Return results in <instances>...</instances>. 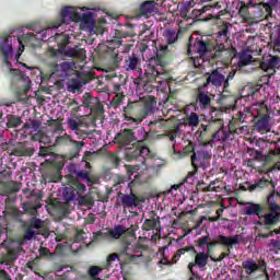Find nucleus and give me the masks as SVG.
<instances>
[{
  "mask_svg": "<svg viewBox=\"0 0 280 280\" xmlns=\"http://www.w3.org/2000/svg\"><path fill=\"white\" fill-rule=\"evenodd\" d=\"M36 235H38V232L34 231V229L28 228L25 234V240H32L34 238Z\"/></svg>",
  "mask_w": 280,
  "mask_h": 280,
  "instance_id": "44",
  "label": "nucleus"
},
{
  "mask_svg": "<svg viewBox=\"0 0 280 280\" xmlns=\"http://www.w3.org/2000/svg\"><path fill=\"white\" fill-rule=\"evenodd\" d=\"M69 89H71L72 91H75L78 89H80L79 83H73L72 85H69Z\"/></svg>",
  "mask_w": 280,
  "mask_h": 280,
  "instance_id": "60",
  "label": "nucleus"
},
{
  "mask_svg": "<svg viewBox=\"0 0 280 280\" xmlns=\"http://www.w3.org/2000/svg\"><path fill=\"white\" fill-rule=\"evenodd\" d=\"M213 40L208 36L197 37L194 44V49L199 56H207V54L213 51Z\"/></svg>",
  "mask_w": 280,
  "mask_h": 280,
  "instance_id": "10",
  "label": "nucleus"
},
{
  "mask_svg": "<svg viewBox=\"0 0 280 280\" xmlns=\"http://www.w3.org/2000/svg\"><path fill=\"white\" fill-rule=\"evenodd\" d=\"M222 68H217L211 71V73H207V84H211L212 86H224V74L221 73Z\"/></svg>",
  "mask_w": 280,
  "mask_h": 280,
  "instance_id": "13",
  "label": "nucleus"
},
{
  "mask_svg": "<svg viewBox=\"0 0 280 280\" xmlns=\"http://www.w3.org/2000/svg\"><path fill=\"white\" fill-rule=\"evenodd\" d=\"M93 9L80 8V7H63L59 12V19L49 25V27L42 30L37 35L34 33H26L20 35H9L0 37V51L2 58V69L5 73H9L12 80L18 81L20 91L18 94L21 100L23 95L30 91L32 81L30 77L23 74L19 69L14 68L19 65V58L23 51H25V45L31 47H38L42 40H49V43L56 40L57 48L50 47L49 51L51 56H67L68 58H84V49L79 46L73 48L68 47L69 35L56 34L55 37H49L54 34V30H58L62 25H71V23H80V30H86L90 34H97L95 31V20L93 19ZM25 43V45H23Z\"/></svg>",
  "mask_w": 280,
  "mask_h": 280,
  "instance_id": "1",
  "label": "nucleus"
},
{
  "mask_svg": "<svg viewBox=\"0 0 280 280\" xmlns=\"http://www.w3.org/2000/svg\"><path fill=\"white\" fill-rule=\"evenodd\" d=\"M191 8H194V1L190 0L183 3L179 14L182 19H184V21H189V19H194L191 18V15H188Z\"/></svg>",
  "mask_w": 280,
  "mask_h": 280,
  "instance_id": "25",
  "label": "nucleus"
},
{
  "mask_svg": "<svg viewBox=\"0 0 280 280\" xmlns=\"http://www.w3.org/2000/svg\"><path fill=\"white\" fill-rule=\"evenodd\" d=\"M117 259H119V256L117 254H110L107 256V265L105 268H108L113 261H117Z\"/></svg>",
  "mask_w": 280,
  "mask_h": 280,
  "instance_id": "45",
  "label": "nucleus"
},
{
  "mask_svg": "<svg viewBox=\"0 0 280 280\" xmlns=\"http://www.w3.org/2000/svg\"><path fill=\"white\" fill-rule=\"evenodd\" d=\"M156 10V2L154 1H147L141 4L140 7V13L142 16H150V14H153V12Z\"/></svg>",
  "mask_w": 280,
  "mask_h": 280,
  "instance_id": "22",
  "label": "nucleus"
},
{
  "mask_svg": "<svg viewBox=\"0 0 280 280\" xmlns=\"http://www.w3.org/2000/svg\"><path fill=\"white\" fill-rule=\"evenodd\" d=\"M217 244L226 247V252L221 253L220 259H226L231 255V249L235 244H240V235L224 236L222 234L217 236Z\"/></svg>",
  "mask_w": 280,
  "mask_h": 280,
  "instance_id": "9",
  "label": "nucleus"
},
{
  "mask_svg": "<svg viewBox=\"0 0 280 280\" xmlns=\"http://www.w3.org/2000/svg\"><path fill=\"white\" fill-rule=\"evenodd\" d=\"M253 62V56L248 52H242L238 57V67H247V65H250Z\"/></svg>",
  "mask_w": 280,
  "mask_h": 280,
  "instance_id": "28",
  "label": "nucleus"
},
{
  "mask_svg": "<svg viewBox=\"0 0 280 280\" xmlns=\"http://www.w3.org/2000/svg\"><path fill=\"white\" fill-rule=\"evenodd\" d=\"M262 8H265L267 14L272 16V11L279 9V0H268L267 2H261Z\"/></svg>",
  "mask_w": 280,
  "mask_h": 280,
  "instance_id": "26",
  "label": "nucleus"
},
{
  "mask_svg": "<svg viewBox=\"0 0 280 280\" xmlns=\"http://www.w3.org/2000/svg\"><path fill=\"white\" fill-rule=\"evenodd\" d=\"M172 189H176V185H173L171 189L163 192L165 198H170L172 196Z\"/></svg>",
  "mask_w": 280,
  "mask_h": 280,
  "instance_id": "51",
  "label": "nucleus"
},
{
  "mask_svg": "<svg viewBox=\"0 0 280 280\" xmlns=\"http://www.w3.org/2000/svg\"><path fill=\"white\" fill-rule=\"evenodd\" d=\"M25 130H30V132H38V129L40 128V121L38 120H28L24 125Z\"/></svg>",
  "mask_w": 280,
  "mask_h": 280,
  "instance_id": "32",
  "label": "nucleus"
},
{
  "mask_svg": "<svg viewBox=\"0 0 280 280\" xmlns=\"http://www.w3.org/2000/svg\"><path fill=\"white\" fill-rule=\"evenodd\" d=\"M127 65V71H135L137 67L139 66V58L135 55L129 57V59L126 61Z\"/></svg>",
  "mask_w": 280,
  "mask_h": 280,
  "instance_id": "33",
  "label": "nucleus"
},
{
  "mask_svg": "<svg viewBox=\"0 0 280 280\" xmlns=\"http://www.w3.org/2000/svg\"><path fill=\"white\" fill-rule=\"evenodd\" d=\"M269 246H272V248H280V241L271 240Z\"/></svg>",
  "mask_w": 280,
  "mask_h": 280,
  "instance_id": "49",
  "label": "nucleus"
},
{
  "mask_svg": "<svg viewBox=\"0 0 280 280\" xmlns=\"http://www.w3.org/2000/svg\"><path fill=\"white\" fill-rule=\"evenodd\" d=\"M21 124V118L11 116L9 117L8 127L9 128H19V125Z\"/></svg>",
  "mask_w": 280,
  "mask_h": 280,
  "instance_id": "38",
  "label": "nucleus"
},
{
  "mask_svg": "<svg viewBox=\"0 0 280 280\" xmlns=\"http://www.w3.org/2000/svg\"><path fill=\"white\" fill-rule=\"evenodd\" d=\"M209 242H211V236L206 235V236L198 238L197 245L199 246V248H205V246H207L209 244Z\"/></svg>",
  "mask_w": 280,
  "mask_h": 280,
  "instance_id": "40",
  "label": "nucleus"
},
{
  "mask_svg": "<svg viewBox=\"0 0 280 280\" xmlns=\"http://www.w3.org/2000/svg\"><path fill=\"white\" fill-rule=\"evenodd\" d=\"M224 113H222L221 109H218L215 107H210L209 112V122L208 125H201V137H205L207 132H213L215 130V124L222 125V116Z\"/></svg>",
  "mask_w": 280,
  "mask_h": 280,
  "instance_id": "6",
  "label": "nucleus"
},
{
  "mask_svg": "<svg viewBox=\"0 0 280 280\" xmlns=\"http://www.w3.org/2000/svg\"><path fill=\"white\" fill-rule=\"evenodd\" d=\"M260 218H264V224L266 231H270V226H275V224H279L280 215L279 211H270L267 214H261Z\"/></svg>",
  "mask_w": 280,
  "mask_h": 280,
  "instance_id": "15",
  "label": "nucleus"
},
{
  "mask_svg": "<svg viewBox=\"0 0 280 280\" xmlns=\"http://www.w3.org/2000/svg\"><path fill=\"white\" fill-rule=\"evenodd\" d=\"M266 205L269 211H280V192L272 188V190L267 196Z\"/></svg>",
  "mask_w": 280,
  "mask_h": 280,
  "instance_id": "14",
  "label": "nucleus"
},
{
  "mask_svg": "<svg viewBox=\"0 0 280 280\" xmlns=\"http://www.w3.org/2000/svg\"><path fill=\"white\" fill-rule=\"evenodd\" d=\"M222 213H224V209H222V208H219L217 211H215V217L217 218H219V220H220V218H222Z\"/></svg>",
  "mask_w": 280,
  "mask_h": 280,
  "instance_id": "57",
  "label": "nucleus"
},
{
  "mask_svg": "<svg viewBox=\"0 0 280 280\" xmlns=\"http://www.w3.org/2000/svg\"><path fill=\"white\" fill-rule=\"evenodd\" d=\"M75 143V147L80 150V148H83L84 147V142H78V141H74Z\"/></svg>",
  "mask_w": 280,
  "mask_h": 280,
  "instance_id": "62",
  "label": "nucleus"
},
{
  "mask_svg": "<svg viewBox=\"0 0 280 280\" xmlns=\"http://www.w3.org/2000/svg\"><path fill=\"white\" fill-rule=\"evenodd\" d=\"M165 37H166L168 45H174V43H176V32L175 31H166Z\"/></svg>",
  "mask_w": 280,
  "mask_h": 280,
  "instance_id": "37",
  "label": "nucleus"
},
{
  "mask_svg": "<svg viewBox=\"0 0 280 280\" xmlns=\"http://www.w3.org/2000/svg\"><path fill=\"white\" fill-rule=\"evenodd\" d=\"M197 108L198 107L194 103L184 108V115H186L184 118L185 126H189L190 128L200 126V116H198V114L195 112Z\"/></svg>",
  "mask_w": 280,
  "mask_h": 280,
  "instance_id": "11",
  "label": "nucleus"
},
{
  "mask_svg": "<svg viewBox=\"0 0 280 280\" xmlns=\"http://www.w3.org/2000/svg\"><path fill=\"white\" fill-rule=\"evenodd\" d=\"M275 39L272 42V48L276 54H280V24L276 26Z\"/></svg>",
  "mask_w": 280,
  "mask_h": 280,
  "instance_id": "29",
  "label": "nucleus"
},
{
  "mask_svg": "<svg viewBox=\"0 0 280 280\" xmlns=\"http://www.w3.org/2000/svg\"><path fill=\"white\" fill-rule=\"evenodd\" d=\"M261 89V83L256 86L247 85L242 91V97L245 100H248V97H255V94L259 93V90Z\"/></svg>",
  "mask_w": 280,
  "mask_h": 280,
  "instance_id": "23",
  "label": "nucleus"
},
{
  "mask_svg": "<svg viewBox=\"0 0 280 280\" xmlns=\"http://www.w3.org/2000/svg\"><path fill=\"white\" fill-rule=\"evenodd\" d=\"M82 126V120L79 118H70L68 119V127L70 130H73L75 135H80L79 129Z\"/></svg>",
  "mask_w": 280,
  "mask_h": 280,
  "instance_id": "30",
  "label": "nucleus"
},
{
  "mask_svg": "<svg viewBox=\"0 0 280 280\" xmlns=\"http://www.w3.org/2000/svg\"><path fill=\"white\" fill-rule=\"evenodd\" d=\"M89 156H91V153H86L85 154V156L83 158L84 159V161H85V165H86V167H91V164H89V162H86L88 160H89Z\"/></svg>",
  "mask_w": 280,
  "mask_h": 280,
  "instance_id": "59",
  "label": "nucleus"
},
{
  "mask_svg": "<svg viewBox=\"0 0 280 280\" xmlns=\"http://www.w3.org/2000/svg\"><path fill=\"white\" fill-rule=\"evenodd\" d=\"M191 213H194V210H189V211H182L180 213H179V217L178 218H185V215H191Z\"/></svg>",
  "mask_w": 280,
  "mask_h": 280,
  "instance_id": "54",
  "label": "nucleus"
},
{
  "mask_svg": "<svg viewBox=\"0 0 280 280\" xmlns=\"http://www.w3.org/2000/svg\"><path fill=\"white\" fill-rule=\"evenodd\" d=\"M220 8H222V5H220V2H214L212 4H205L201 10L199 11L194 10L192 13L197 12L199 16H202L205 12H209V10H213V9L220 10Z\"/></svg>",
  "mask_w": 280,
  "mask_h": 280,
  "instance_id": "31",
  "label": "nucleus"
},
{
  "mask_svg": "<svg viewBox=\"0 0 280 280\" xmlns=\"http://www.w3.org/2000/svg\"><path fill=\"white\" fill-rule=\"evenodd\" d=\"M152 229H156V220L152 219H147L143 223V230L144 231H150Z\"/></svg>",
  "mask_w": 280,
  "mask_h": 280,
  "instance_id": "39",
  "label": "nucleus"
},
{
  "mask_svg": "<svg viewBox=\"0 0 280 280\" xmlns=\"http://www.w3.org/2000/svg\"><path fill=\"white\" fill-rule=\"evenodd\" d=\"M235 73H237V71L235 70H231L228 74V77H224V85H223V91L226 92L230 84L229 82H231V80H233V78H235Z\"/></svg>",
  "mask_w": 280,
  "mask_h": 280,
  "instance_id": "36",
  "label": "nucleus"
},
{
  "mask_svg": "<svg viewBox=\"0 0 280 280\" xmlns=\"http://www.w3.org/2000/svg\"><path fill=\"white\" fill-rule=\"evenodd\" d=\"M142 102L144 104L143 106V117H139V118H132L129 117L128 121H132V124H141V121H143V119H145V117H148V115H154V113H156V98L153 96H144L142 98Z\"/></svg>",
  "mask_w": 280,
  "mask_h": 280,
  "instance_id": "8",
  "label": "nucleus"
},
{
  "mask_svg": "<svg viewBox=\"0 0 280 280\" xmlns=\"http://www.w3.org/2000/svg\"><path fill=\"white\" fill-rule=\"evenodd\" d=\"M116 143H120L126 148L125 156L127 161H135V159H143L141 166H126L129 180H137L139 176H145V174H156L161 167L165 165V161L152 155L148 147H136L137 140L132 136V130H124L115 138ZM132 145V147H128Z\"/></svg>",
  "mask_w": 280,
  "mask_h": 280,
  "instance_id": "2",
  "label": "nucleus"
},
{
  "mask_svg": "<svg viewBox=\"0 0 280 280\" xmlns=\"http://www.w3.org/2000/svg\"><path fill=\"white\" fill-rule=\"evenodd\" d=\"M280 234V230L279 229H275V230H269L268 232H260L258 233V237H260L261 240H268V237H275V235H279Z\"/></svg>",
  "mask_w": 280,
  "mask_h": 280,
  "instance_id": "35",
  "label": "nucleus"
},
{
  "mask_svg": "<svg viewBox=\"0 0 280 280\" xmlns=\"http://www.w3.org/2000/svg\"><path fill=\"white\" fill-rule=\"evenodd\" d=\"M208 248V253L211 250V248H213V246H215V243L209 241L208 244L206 245Z\"/></svg>",
  "mask_w": 280,
  "mask_h": 280,
  "instance_id": "58",
  "label": "nucleus"
},
{
  "mask_svg": "<svg viewBox=\"0 0 280 280\" xmlns=\"http://www.w3.org/2000/svg\"><path fill=\"white\" fill-rule=\"evenodd\" d=\"M43 221L40 219L33 218L30 222V229H42Z\"/></svg>",
  "mask_w": 280,
  "mask_h": 280,
  "instance_id": "42",
  "label": "nucleus"
},
{
  "mask_svg": "<svg viewBox=\"0 0 280 280\" xmlns=\"http://www.w3.org/2000/svg\"><path fill=\"white\" fill-rule=\"evenodd\" d=\"M75 187L79 191H85L86 190V186H84V184H81V183H77Z\"/></svg>",
  "mask_w": 280,
  "mask_h": 280,
  "instance_id": "53",
  "label": "nucleus"
},
{
  "mask_svg": "<svg viewBox=\"0 0 280 280\" xmlns=\"http://www.w3.org/2000/svg\"><path fill=\"white\" fill-rule=\"evenodd\" d=\"M253 16L255 19L256 23H259L260 21H266V19H268L269 15L268 12H266V8L264 5H261V2L258 3V5L255 8L254 12H253Z\"/></svg>",
  "mask_w": 280,
  "mask_h": 280,
  "instance_id": "20",
  "label": "nucleus"
},
{
  "mask_svg": "<svg viewBox=\"0 0 280 280\" xmlns=\"http://www.w3.org/2000/svg\"><path fill=\"white\" fill-rule=\"evenodd\" d=\"M75 69H78L75 62L65 61L60 65H56L52 68V75H55L56 78H67V75L73 74L75 72Z\"/></svg>",
  "mask_w": 280,
  "mask_h": 280,
  "instance_id": "12",
  "label": "nucleus"
},
{
  "mask_svg": "<svg viewBox=\"0 0 280 280\" xmlns=\"http://www.w3.org/2000/svg\"><path fill=\"white\" fill-rule=\"evenodd\" d=\"M22 67H25L26 69H30L31 71H33V73H38L40 75V69L38 68H34V67H27V65L25 63H20Z\"/></svg>",
  "mask_w": 280,
  "mask_h": 280,
  "instance_id": "47",
  "label": "nucleus"
},
{
  "mask_svg": "<svg viewBox=\"0 0 280 280\" xmlns=\"http://www.w3.org/2000/svg\"><path fill=\"white\" fill-rule=\"evenodd\" d=\"M269 154H271L272 156H279L280 154V148H276L275 150H271L269 152Z\"/></svg>",
  "mask_w": 280,
  "mask_h": 280,
  "instance_id": "55",
  "label": "nucleus"
},
{
  "mask_svg": "<svg viewBox=\"0 0 280 280\" xmlns=\"http://www.w3.org/2000/svg\"><path fill=\"white\" fill-rule=\"evenodd\" d=\"M176 154L177 159H185V156L191 154L190 162L195 172H198L200 167L205 170L209 161H211V153L202 148L196 150L194 142H189L182 151H177Z\"/></svg>",
  "mask_w": 280,
  "mask_h": 280,
  "instance_id": "4",
  "label": "nucleus"
},
{
  "mask_svg": "<svg viewBox=\"0 0 280 280\" xmlns=\"http://www.w3.org/2000/svg\"><path fill=\"white\" fill-rule=\"evenodd\" d=\"M259 67L267 73L260 78V82H262V84H268V82H270V78H272V75L277 73V69L280 68V57L272 55L264 57Z\"/></svg>",
  "mask_w": 280,
  "mask_h": 280,
  "instance_id": "5",
  "label": "nucleus"
},
{
  "mask_svg": "<svg viewBox=\"0 0 280 280\" xmlns=\"http://www.w3.org/2000/svg\"><path fill=\"white\" fill-rule=\"evenodd\" d=\"M85 240H86V233L78 232L74 237V242L70 245V250H72V253H78V250L82 248V245L80 244V242H83L84 244H86Z\"/></svg>",
  "mask_w": 280,
  "mask_h": 280,
  "instance_id": "21",
  "label": "nucleus"
},
{
  "mask_svg": "<svg viewBox=\"0 0 280 280\" xmlns=\"http://www.w3.org/2000/svg\"><path fill=\"white\" fill-rule=\"evenodd\" d=\"M126 228L118 225L116 228L113 229V231H110V235L114 240H119L124 233H126Z\"/></svg>",
  "mask_w": 280,
  "mask_h": 280,
  "instance_id": "34",
  "label": "nucleus"
},
{
  "mask_svg": "<svg viewBox=\"0 0 280 280\" xmlns=\"http://www.w3.org/2000/svg\"><path fill=\"white\" fill-rule=\"evenodd\" d=\"M208 220L210 222H218V220H220V217H209Z\"/></svg>",
  "mask_w": 280,
  "mask_h": 280,
  "instance_id": "61",
  "label": "nucleus"
},
{
  "mask_svg": "<svg viewBox=\"0 0 280 280\" xmlns=\"http://www.w3.org/2000/svg\"><path fill=\"white\" fill-rule=\"evenodd\" d=\"M39 255H40V257H47V255H49V249L42 247L39 249Z\"/></svg>",
  "mask_w": 280,
  "mask_h": 280,
  "instance_id": "50",
  "label": "nucleus"
},
{
  "mask_svg": "<svg viewBox=\"0 0 280 280\" xmlns=\"http://www.w3.org/2000/svg\"><path fill=\"white\" fill-rule=\"evenodd\" d=\"M78 196V190L73 188L72 186H68L63 189V197L67 202H71Z\"/></svg>",
  "mask_w": 280,
  "mask_h": 280,
  "instance_id": "27",
  "label": "nucleus"
},
{
  "mask_svg": "<svg viewBox=\"0 0 280 280\" xmlns=\"http://www.w3.org/2000/svg\"><path fill=\"white\" fill-rule=\"evenodd\" d=\"M160 264H161L162 266H172V264H174V262L170 261V259H167V258H162V259L160 260Z\"/></svg>",
  "mask_w": 280,
  "mask_h": 280,
  "instance_id": "52",
  "label": "nucleus"
},
{
  "mask_svg": "<svg viewBox=\"0 0 280 280\" xmlns=\"http://www.w3.org/2000/svg\"><path fill=\"white\" fill-rule=\"evenodd\" d=\"M264 213V206L259 203H253L249 202L248 206L245 208V215H257L258 218H261Z\"/></svg>",
  "mask_w": 280,
  "mask_h": 280,
  "instance_id": "19",
  "label": "nucleus"
},
{
  "mask_svg": "<svg viewBox=\"0 0 280 280\" xmlns=\"http://www.w3.org/2000/svg\"><path fill=\"white\" fill-rule=\"evenodd\" d=\"M189 252L196 255L195 262H189L188 265V269L190 270V272H194V266H198V268H205V266H207V262L209 261V254H206L205 252H196L195 246H187L179 250L180 255Z\"/></svg>",
  "mask_w": 280,
  "mask_h": 280,
  "instance_id": "7",
  "label": "nucleus"
},
{
  "mask_svg": "<svg viewBox=\"0 0 280 280\" xmlns=\"http://www.w3.org/2000/svg\"><path fill=\"white\" fill-rule=\"evenodd\" d=\"M78 202H79V205L86 206V207H91V205L93 203L91 198H89L86 196H79L78 197Z\"/></svg>",
  "mask_w": 280,
  "mask_h": 280,
  "instance_id": "41",
  "label": "nucleus"
},
{
  "mask_svg": "<svg viewBox=\"0 0 280 280\" xmlns=\"http://www.w3.org/2000/svg\"><path fill=\"white\" fill-rule=\"evenodd\" d=\"M268 185H271L272 189H276L275 182L268 180L265 177H262L258 179L255 184L249 185L248 190L257 191V190L266 189Z\"/></svg>",
  "mask_w": 280,
  "mask_h": 280,
  "instance_id": "18",
  "label": "nucleus"
},
{
  "mask_svg": "<svg viewBox=\"0 0 280 280\" xmlns=\"http://www.w3.org/2000/svg\"><path fill=\"white\" fill-rule=\"evenodd\" d=\"M98 25H106V19L101 18V19L98 20Z\"/></svg>",
  "mask_w": 280,
  "mask_h": 280,
  "instance_id": "63",
  "label": "nucleus"
},
{
  "mask_svg": "<svg viewBox=\"0 0 280 280\" xmlns=\"http://www.w3.org/2000/svg\"><path fill=\"white\" fill-rule=\"evenodd\" d=\"M229 139H231V133H229V131H226V130L222 127V125H220V127L218 128V130L214 131V132L211 135V140L208 141V142L206 143V145L209 144V143H212V141H226V140H229Z\"/></svg>",
  "mask_w": 280,
  "mask_h": 280,
  "instance_id": "17",
  "label": "nucleus"
},
{
  "mask_svg": "<svg viewBox=\"0 0 280 280\" xmlns=\"http://www.w3.org/2000/svg\"><path fill=\"white\" fill-rule=\"evenodd\" d=\"M197 173H198V171H196V168H194V171H191V172H188L187 177H186V180H187L188 178H194V176H196Z\"/></svg>",
  "mask_w": 280,
  "mask_h": 280,
  "instance_id": "56",
  "label": "nucleus"
},
{
  "mask_svg": "<svg viewBox=\"0 0 280 280\" xmlns=\"http://www.w3.org/2000/svg\"><path fill=\"white\" fill-rule=\"evenodd\" d=\"M197 104L201 110H207L211 107V93L209 92H199L197 94Z\"/></svg>",
  "mask_w": 280,
  "mask_h": 280,
  "instance_id": "16",
  "label": "nucleus"
},
{
  "mask_svg": "<svg viewBox=\"0 0 280 280\" xmlns=\"http://www.w3.org/2000/svg\"><path fill=\"white\" fill-rule=\"evenodd\" d=\"M56 280H67V277L65 276H55Z\"/></svg>",
  "mask_w": 280,
  "mask_h": 280,
  "instance_id": "64",
  "label": "nucleus"
},
{
  "mask_svg": "<svg viewBox=\"0 0 280 280\" xmlns=\"http://www.w3.org/2000/svg\"><path fill=\"white\" fill-rule=\"evenodd\" d=\"M218 38H223V40H226V38H229V27H223L221 31H219Z\"/></svg>",
  "mask_w": 280,
  "mask_h": 280,
  "instance_id": "43",
  "label": "nucleus"
},
{
  "mask_svg": "<svg viewBox=\"0 0 280 280\" xmlns=\"http://www.w3.org/2000/svg\"><path fill=\"white\" fill-rule=\"evenodd\" d=\"M248 120L254 121V129L260 135L270 132V109L266 103H254L238 110L229 124L230 135H246L248 126H242V124H247Z\"/></svg>",
  "mask_w": 280,
  "mask_h": 280,
  "instance_id": "3",
  "label": "nucleus"
},
{
  "mask_svg": "<svg viewBox=\"0 0 280 280\" xmlns=\"http://www.w3.org/2000/svg\"><path fill=\"white\" fill-rule=\"evenodd\" d=\"M121 202L125 208L139 207V199L135 195H125L121 198Z\"/></svg>",
  "mask_w": 280,
  "mask_h": 280,
  "instance_id": "24",
  "label": "nucleus"
},
{
  "mask_svg": "<svg viewBox=\"0 0 280 280\" xmlns=\"http://www.w3.org/2000/svg\"><path fill=\"white\" fill-rule=\"evenodd\" d=\"M202 191L208 192V191H215V180L210 182L208 186H206Z\"/></svg>",
  "mask_w": 280,
  "mask_h": 280,
  "instance_id": "46",
  "label": "nucleus"
},
{
  "mask_svg": "<svg viewBox=\"0 0 280 280\" xmlns=\"http://www.w3.org/2000/svg\"><path fill=\"white\" fill-rule=\"evenodd\" d=\"M205 220H207V217L201 215L200 219L197 221L195 229H200V226L202 225V223L205 222Z\"/></svg>",
  "mask_w": 280,
  "mask_h": 280,
  "instance_id": "48",
  "label": "nucleus"
}]
</instances>
